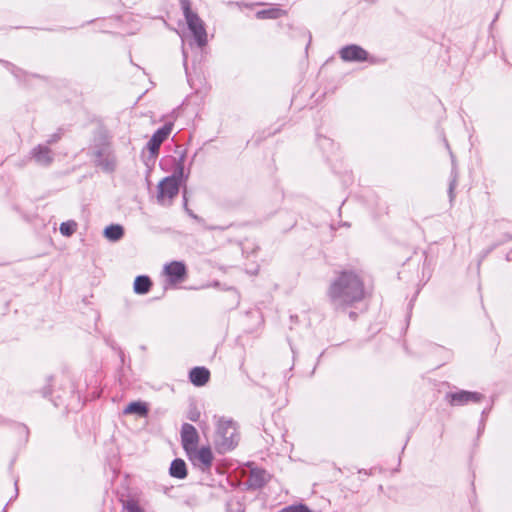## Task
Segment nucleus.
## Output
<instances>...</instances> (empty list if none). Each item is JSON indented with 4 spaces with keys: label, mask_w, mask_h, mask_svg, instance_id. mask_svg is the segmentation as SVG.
<instances>
[{
    "label": "nucleus",
    "mask_w": 512,
    "mask_h": 512,
    "mask_svg": "<svg viewBox=\"0 0 512 512\" xmlns=\"http://www.w3.org/2000/svg\"><path fill=\"white\" fill-rule=\"evenodd\" d=\"M327 294L335 309H345L363 300L364 284L356 273L343 271L331 282Z\"/></svg>",
    "instance_id": "1"
},
{
    "label": "nucleus",
    "mask_w": 512,
    "mask_h": 512,
    "mask_svg": "<svg viewBox=\"0 0 512 512\" xmlns=\"http://www.w3.org/2000/svg\"><path fill=\"white\" fill-rule=\"evenodd\" d=\"M239 439L237 425L232 419L224 417L217 419L216 444L222 452L234 449Z\"/></svg>",
    "instance_id": "2"
},
{
    "label": "nucleus",
    "mask_w": 512,
    "mask_h": 512,
    "mask_svg": "<svg viewBox=\"0 0 512 512\" xmlns=\"http://www.w3.org/2000/svg\"><path fill=\"white\" fill-rule=\"evenodd\" d=\"M180 179L176 175L165 177L157 186V201L163 206L172 204L173 199L178 195Z\"/></svg>",
    "instance_id": "3"
},
{
    "label": "nucleus",
    "mask_w": 512,
    "mask_h": 512,
    "mask_svg": "<svg viewBox=\"0 0 512 512\" xmlns=\"http://www.w3.org/2000/svg\"><path fill=\"white\" fill-rule=\"evenodd\" d=\"M184 15L190 31L193 33L197 44L202 47L207 43V33L202 20L189 8L187 0L182 1Z\"/></svg>",
    "instance_id": "4"
},
{
    "label": "nucleus",
    "mask_w": 512,
    "mask_h": 512,
    "mask_svg": "<svg viewBox=\"0 0 512 512\" xmlns=\"http://www.w3.org/2000/svg\"><path fill=\"white\" fill-rule=\"evenodd\" d=\"M187 456L193 465L202 472H209L211 470L214 455L210 447H196L187 452Z\"/></svg>",
    "instance_id": "5"
},
{
    "label": "nucleus",
    "mask_w": 512,
    "mask_h": 512,
    "mask_svg": "<svg viewBox=\"0 0 512 512\" xmlns=\"http://www.w3.org/2000/svg\"><path fill=\"white\" fill-rule=\"evenodd\" d=\"M484 396L479 392L459 390L446 394V400L451 406H463L468 403H478Z\"/></svg>",
    "instance_id": "6"
},
{
    "label": "nucleus",
    "mask_w": 512,
    "mask_h": 512,
    "mask_svg": "<svg viewBox=\"0 0 512 512\" xmlns=\"http://www.w3.org/2000/svg\"><path fill=\"white\" fill-rule=\"evenodd\" d=\"M198 441L199 435L196 428L189 423H184L181 428V443L186 453L196 448Z\"/></svg>",
    "instance_id": "7"
},
{
    "label": "nucleus",
    "mask_w": 512,
    "mask_h": 512,
    "mask_svg": "<svg viewBox=\"0 0 512 512\" xmlns=\"http://www.w3.org/2000/svg\"><path fill=\"white\" fill-rule=\"evenodd\" d=\"M340 58L345 62H362L367 60L368 53L358 45H347L339 51Z\"/></svg>",
    "instance_id": "8"
},
{
    "label": "nucleus",
    "mask_w": 512,
    "mask_h": 512,
    "mask_svg": "<svg viewBox=\"0 0 512 512\" xmlns=\"http://www.w3.org/2000/svg\"><path fill=\"white\" fill-rule=\"evenodd\" d=\"M164 273L171 284H177L184 280L187 271L183 262L173 261L165 265Z\"/></svg>",
    "instance_id": "9"
},
{
    "label": "nucleus",
    "mask_w": 512,
    "mask_h": 512,
    "mask_svg": "<svg viewBox=\"0 0 512 512\" xmlns=\"http://www.w3.org/2000/svg\"><path fill=\"white\" fill-rule=\"evenodd\" d=\"M95 162L108 172L114 171L116 167V157L109 147H103L95 153Z\"/></svg>",
    "instance_id": "10"
},
{
    "label": "nucleus",
    "mask_w": 512,
    "mask_h": 512,
    "mask_svg": "<svg viewBox=\"0 0 512 512\" xmlns=\"http://www.w3.org/2000/svg\"><path fill=\"white\" fill-rule=\"evenodd\" d=\"M172 123H166L163 127L155 131L147 143V147L152 154H156L161 144L167 139L172 131Z\"/></svg>",
    "instance_id": "11"
},
{
    "label": "nucleus",
    "mask_w": 512,
    "mask_h": 512,
    "mask_svg": "<svg viewBox=\"0 0 512 512\" xmlns=\"http://www.w3.org/2000/svg\"><path fill=\"white\" fill-rule=\"evenodd\" d=\"M34 161L41 166H49L53 161V153L47 145H38L30 152Z\"/></svg>",
    "instance_id": "12"
},
{
    "label": "nucleus",
    "mask_w": 512,
    "mask_h": 512,
    "mask_svg": "<svg viewBox=\"0 0 512 512\" xmlns=\"http://www.w3.org/2000/svg\"><path fill=\"white\" fill-rule=\"evenodd\" d=\"M210 378V372L205 367H194L189 372V380L197 387L204 386Z\"/></svg>",
    "instance_id": "13"
},
{
    "label": "nucleus",
    "mask_w": 512,
    "mask_h": 512,
    "mask_svg": "<svg viewBox=\"0 0 512 512\" xmlns=\"http://www.w3.org/2000/svg\"><path fill=\"white\" fill-rule=\"evenodd\" d=\"M151 286L152 282L150 278L148 276L141 275L136 277L133 289L136 294L143 295L150 291Z\"/></svg>",
    "instance_id": "14"
},
{
    "label": "nucleus",
    "mask_w": 512,
    "mask_h": 512,
    "mask_svg": "<svg viewBox=\"0 0 512 512\" xmlns=\"http://www.w3.org/2000/svg\"><path fill=\"white\" fill-rule=\"evenodd\" d=\"M170 475L178 479H184L187 476L186 464L182 459H175L170 465Z\"/></svg>",
    "instance_id": "15"
},
{
    "label": "nucleus",
    "mask_w": 512,
    "mask_h": 512,
    "mask_svg": "<svg viewBox=\"0 0 512 512\" xmlns=\"http://www.w3.org/2000/svg\"><path fill=\"white\" fill-rule=\"evenodd\" d=\"M269 480V474L263 469H252L250 481L253 486L262 487Z\"/></svg>",
    "instance_id": "16"
},
{
    "label": "nucleus",
    "mask_w": 512,
    "mask_h": 512,
    "mask_svg": "<svg viewBox=\"0 0 512 512\" xmlns=\"http://www.w3.org/2000/svg\"><path fill=\"white\" fill-rule=\"evenodd\" d=\"M124 235V229L121 225L118 224H112L105 228L104 230V236L110 240V241H118L120 240Z\"/></svg>",
    "instance_id": "17"
},
{
    "label": "nucleus",
    "mask_w": 512,
    "mask_h": 512,
    "mask_svg": "<svg viewBox=\"0 0 512 512\" xmlns=\"http://www.w3.org/2000/svg\"><path fill=\"white\" fill-rule=\"evenodd\" d=\"M124 414H137L139 416H146L148 413V409L146 405L142 402H131L129 403L124 411Z\"/></svg>",
    "instance_id": "18"
},
{
    "label": "nucleus",
    "mask_w": 512,
    "mask_h": 512,
    "mask_svg": "<svg viewBox=\"0 0 512 512\" xmlns=\"http://www.w3.org/2000/svg\"><path fill=\"white\" fill-rule=\"evenodd\" d=\"M284 14L283 10L279 8H270L266 10H261L256 13V17L258 19H276L281 17Z\"/></svg>",
    "instance_id": "19"
},
{
    "label": "nucleus",
    "mask_w": 512,
    "mask_h": 512,
    "mask_svg": "<svg viewBox=\"0 0 512 512\" xmlns=\"http://www.w3.org/2000/svg\"><path fill=\"white\" fill-rule=\"evenodd\" d=\"M59 230L63 236L69 237L76 232L77 223L73 220L63 222L61 223Z\"/></svg>",
    "instance_id": "20"
},
{
    "label": "nucleus",
    "mask_w": 512,
    "mask_h": 512,
    "mask_svg": "<svg viewBox=\"0 0 512 512\" xmlns=\"http://www.w3.org/2000/svg\"><path fill=\"white\" fill-rule=\"evenodd\" d=\"M124 508L127 512H145L142 507L138 504V502L134 499H128L124 503Z\"/></svg>",
    "instance_id": "21"
},
{
    "label": "nucleus",
    "mask_w": 512,
    "mask_h": 512,
    "mask_svg": "<svg viewBox=\"0 0 512 512\" xmlns=\"http://www.w3.org/2000/svg\"><path fill=\"white\" fill-rule=\"evenodd\" d=\"M279 512H312L307 506L303 504L298 505H290L283 509H281Z\"/></svg>",
    "instance_id": "22"
},
{
    "label": "nucleus",
    "mask_w": 512,
    "mask_h": 512,
    "mask_svg": "<svg viewBox=\"0 0 512 512\" xmlns=\"http://www.w3.org/2000/svg\"><path fill=\"white\" fill-rule=\"evenodd\" d=\"M59 139V136L57 134H54L50 137V139L48 140V144H53L55 143L57 140Z\"/></svg>",
    "instance_id": "23"
},
{
    "label": "nucleus",
    "mask_w": 512,
    "mask_h": 512,
    "mask_svg": "<svg viewBox=\"0 0 512 512\" xmlns=\"http://www.w3.org/2000/svg\"><path fill=\"white\" fill-rule=\"evenodd\" d=\"M198 417H199V413H192L190 416H189V419L191 421H197L198 420Z\"/></svg>",
    "instance_id": "24"
},
{
    "label": "nucleus",
    "mask_w": 512,
    "mask_h": 512,
    "mask_svg": "<svg viewBox=\"0 0 512 512\" xmlns=\"http://www.w3.org/2000/svg\"><path fill=\"white\" fill-rule=\"evenodd\" d=\"M453 189H454V182H452V183L450 184V194H452Z\"/></svg>",
    "instance_id": "25"
},
{
    "label": "nucleus",
    "mask_w": 512,
    "mask_h": 512,
    "mask_svg": "<svg viewBox=\"0 0 512 512\" xmlns=\"http://www.w3.org/2000/svg\"><path fill=\"white\" fill-rule=\"evenodd\" d=\"M189 214H190L193 218H196V215L192 214L191 212H189Z\"/></svg>",
    "instance_id": "26"
},
{
    "label": "nucleus",
    "mask_w": 512,
    "mask_h": 512,
    "mask_svg": "<svg viewBox=\"0 0 512 512\" xmlns=\"http://www.w3.org/2000/svg\"><path fill=\"white\" fill-rule=\"evenodd\" d=\"M182 171H183V168H180V169H179V173H180V175L182 174Z\"/></svg>",
    "instance_id": "27"
}]
</instances>
